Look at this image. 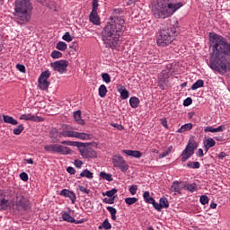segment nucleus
Here are the masks:
<instances>
[{"label": "nucleus", "mask_w": 230, "mask_h": 230, "mask_svg": "<svg viewBox=\"0 0 230 230\" xmlns=\"http://www.w3.org/2000/svg\"><path fill=\"white\" fill-rule=\"evenodd\" d=\"M210 52L209 67L219 75H226L230 71V43L217 33H209Z\"/></svg>", "instance_id": "nucleus-1"}, {"label": "nucleus", "mask_w": 230, "mask_h": 230, "mask_svg": "<svg viewBox=\"0 0 230 230\" xmlns=\"http://www.w3.org/2000/svg\"><path fill=\"white\" fill-rule=\"evenodd\" d=\"M125 20L115 19L108 22L102 31V40L106 48L116 49L121 33L125 31Z\"/></svg>", "instance_id": "nucleus-2"}, {"label": "nucleus", "mask_w": 230, "mask_h": 230, "mask_svg": "<svg viewBox=\"0 0 230 230\" xmlns=\"http://www.w3.org/2000/svg\"><path fill=\"white\" fill-rule=\"evenodd\" d=\"M182 8V3H173V0H157L153 5L152 13L155 19H168L176 10Z\"/></svg>", "instance_id": "nucleus-3"}, {"label": "nucleus", "mask_w": 230, "mask_h": 230, "mask_svg": "<svg viewBox=\"0 0 230 230\" xmlns=\"http://www.w3.org/2000/svg\"><path fill=\"white\" fill-rule=\"evenodd\" d=\"M31 10L33 6L30 0H16L15 1V12L18 13V22L24 24L30 22L31 20Z\"/></svg>", "instance_id": "nucleus-4"}, {"label": "nucleus", "mask_w": 230, "mask_h": 230, "mask_svg": "<svg viewBox=\"0 0 230 230\" xmlns=\"http://www.w3.org/2000/svg\"><path fill=\"white\" fill-rule=\"evenodd\" d=\"M177 33V28L175 25L169 24L158 31L156 36V44L160 48H166L173 42V35Z\"/></svg>", "instance_id": "nucleus-5"}, {"label": "nucleus", "mask_w": 230, "mask_h": 230, "mask_svg": "<svg viewBox=\"0 0 230 230\" xmlns=\"http://www.w3.org/2000/svg\"><path fill=\"white\" fill-rule=\"evenodd\" d=\"M11 197H13V213H21V211H28L30 209V199L15 192H12Z\"/></svg>", "instance_id": "nucleus-6"}, {"label": "nucleus", "mask_w": 230, "mask_h": 230, "mask_svg": "<svg viewBox=\"0 0 230 230\" xmlns=\"http://www.w3.org/2000/svg\"><path fill=\"white\" fill-rule=\"evenodd\" d=\"M197 148H199L198 142L195 141V138L193 137L190 138L186 148L181 153V162L186 163V161H188V159H190V157L195 154V150H197Z\"/></svg>", "instance_id": "nucleus-7"}, {"label": "nucleus", "mask_w": 230, "mask_h": 230, "mask_svg": "<svg viewBox=\"0 0 230 230\" xmlns=\"http://www.w3.org/2000/svg\"><path fill=\"white\" fill-rule=\"evenodd\" d=\"M44 148L46 152H54L55 154H61L62 155H69V154H73L71 148L58 144L47 145Z\"/></svg>", "instance_id": "nucleus-8"}, {"label": "nucleus", "mask_w": 230, "mask_h": 230, "mask_svg": "<svg viewBox=\"0 0 230 230\" xmlns=\"http://www.w3.org/2000/svg\"><path fill=\"white\" fill-rule=\"evenodd\" d=\"M51 76L49 70L42 72L38 79V87L40 91H48L49 89L50 83L48 79Z\"/></svg>", "instance_id": "nucleus-9"}, {"label": "nucleus", "mask_w": 230, "mask_h": 230, "mask_svg": "<svg viewBox=\"0 0 230 230\" xmlns=\"http://www.w3.org/2000/svg\"><path fill=\"white\" fill-rule=\"evenodd\" d=\"M112 164L114 168H119L120 172H127L128 170V165L127 164V161L120 155H115L112 157Z\"/></svg>", "instance_id": "nucleus-10"}, {"label": "nucleus", "mask_w": 230, "mask_h": 230, "mask_svg": "<svg viewBox=\"0 0 230 230\" xmlns=\"http://www.w3.org/2000/svg\"><path fill=\"white\" fill-rule=\"evenodd\" d=\"M50 66L52 69H54V71H58V73H60V75H62L63 73L67 72V67L69 66V61L66 59H61V60L51 63Z\"/></svg>", "instance_id": "nucleus-11"}, {"label": "nucleus", "mask_w": 230, "mask_h": 230, "mask_svg": "<svg viewBox=\"0 0 230 230\" xmlns=\"http://www.w3.org/2000/svg\"><path fill=\"white\" fill-rule=\"evenodd\" d=\"M79 152L84 159H96V157H98V153L92 147H83V149L81 147Z\"/></svg>", "instance_id": "nucleus-12"}, {"label": "nucleus", "mask_w": 230, "mask_h": 230, "mask_svg": "<svg viewBox=\"0 0 230 230\" xmlns=\"http://www.w3.org/2000/svg\"><path fill=\"white\" fill-rule=\"evenodd\" d=\"M6 209H12L13 211V197L10 194V199H0V211H6Z\"/></svg>", "instance_id": "nucleus-13"}, {"label": "nucleus", "mask_w": 230, "mask_h": 230, "mask_svg": "<svg viewBox=\"0 0 230 230\" xmlns=\"http://www.w3.org/2000/svg\"><path fill=\"white\" fill-rule=\"evenodd\" d=\"M170 78V73L168 71L164 70L158 79V87L164 91L168 86V79Z\"/></svg>", "instance_id": "nucleus-14"}, {"label": "nucleus", "mask_w": 230, "mask_h": 230, "mask_svg": "<svg viewBox=\"0 0 230 230\" xmlns=\"http://www.w3.org/2000/svg\"><path fill=\"white\" fill-rule=\"evenodd\" d=\"M61 145H66L67 146H76L80 150L81 148H86V146H90L91 144L65 140L61 142Z\"/></svg>", "instance_id": "nucleus-15"}, {"label": "nucleus", "mask_w": 230, "mask_h": 230, "mask_svg": "<svg viewBox=\"0 0 230 230\" xmlns=\"http://www.w3.org/2000/svg\"><path fill=\"white\" fill-rule=\"evenodd\" d=\"M184 188H186V185L182 184V181H174L171 186V191L181 195V190H184Z\"/></svg>", "instance_id": "nucleus-16"}, {"label": "nucleus", "mask_w": 230, "mask_h": 230, "mask_svg": "<svg viewBox=\"0 0 230 230\" xmlns=\"http://www.w3.org/2000/svg\"><path fill=\"white\" fill-rule=\"evenodd\" d=\"M59 195L70 199V200H72V204H75V202H76V194H75V192H73L72 190L64 189L60 191Z\"/></svg>", "instance_id": "nucleus-17"}, {"label": "nucleus", "mask_w": 230, "mask_h": 230, "mask_svg": "<svg viewBox=\"0 0 230 230\" xmlns=\"http://www.w3.org/2000/svg\"><path fill=\"white\" fill-rule=\"evenodd\" d=\"M20 119H25V121H44V119H42V117H35L31 114H22L21 115Z\"/></svg>", "instance_id": "nucleus-18"}, {"label": "nucleus", "mask_w": 230, "mask_h": 230, "mask_svg": "<svg viewBox=\"0 0 230 230\" xmlns=\"http://www.w3.org/2000/svg\"><path fill=\"white\" fill-rule=\"evenodd\" d=\"M90 22L95 26H100V16H98V11H92L89 15Z\"/></svg>", "instance_id": "nucleus-19"}, {"label": "nucleus", "mask_w": 230, "mask_h": 230, "mask_svg": "<svg viewBox=\"0 0 230 230\" xmlns=\"http://www.w3.org/2000/svg\"><path fill=\"white\" fill-rule=\"evenodd\" d=\"M74 119L78 125H85V120L82 119V111L80 110L74 112Z\"/></svg>", "instance_id": "nucleus-20"}, {"label": "nucleus", "mask_w": 230, "mask_h": 230, "mask_svg": "<svg viewBox=\"0 0 230 230\" xmlns=\"http://www.w3.org/2000/svg\"><path fill=\"white\" fill-rule=\"evenodd\" d=\"M74 137H76L77 139H83V140H91L93 139V135L75 131Z\"/></svg>", "instance_id": "nucleus-21"}, {"label": "nucleus", "mask_w": 230, "mask_h": 230, "mask_svg": "<svg viewBox=\"0 0 230 230\" xmlns=\"http://www.w3.org/2000/svg\"><path fill=\"white\" fill-rule=\"evenodd\" d=\"M117 89L119 93H120V98L122 100H127V98H128V91L127 88H125V86L119 85L117 86Z\"/></svg>", "instance_id": "nucleus-22"}, {"label": "nucleus", "mask_w": 230, "mask_h": 230, "mask_svg": "<svg viewBox=\"0 0 230 230\" xmlns=\"http://www.w3.org/2000/svg\"><path fill=\"white\" fill-rule=\"evenodd\" d=\"M224 130H226V126H219L218 128L206 127L204 129L205 132H224Z\"/></svg>", "instance_id": "nucleus-23"}, {"label": "nucleus", "mask_w": 230, "mask_h": 230, "mask_svg": "<svg viewBox=\"0 0 230 230\" xmlns=\"http://www.w3.org/2000/svg\"><path fill=\"white\" fill-rule=\"evenodd\" d=\"M62 219L65 222H69L70 224H74V222H76V219H75V217H71V214H69L67 212L62 213Z\"/></svg>", "instance_id": "nucleus-24"}, {"label": "nucleus", "mask_w": 230, "mask_h": 230, "mask_svg": "<svg viewBox=\"0 0 230 230\" xmlns=\"http://www.w3.org/2000/svg\"><path fill=\"white\" fill-rule=\"evenodd\" d=\"M4 122L9 123L10 125H18L19 122L17 119H13V117H10L8 115H3Z\"/></svg>", "instance_id": "nucleus-25"}, {"label": "nucleus", "mask_w": 230, "mask_h": 230, "mask_svg": "<svg viewBox=\"0 0 230 230\" xmlns=\"http://www.w3.org/2000/svg\"><path fill=\"white\" fill-rule=\"evenodd\" d=\"M58 136V129L57 128H54L49 132V137L52 138V143H58V139H57Z\"/></svg>", "instance_id": "nucleus-26"}, {"label": "nucleus", "mask_w": 230, "mask_h": 230, "mask_svg": "<svg viewBox=\"0 0 230 230\" xmlns=\"http://www.w3.org/2000/svg\"><path fill=\"white\" fill-rule=\"evenodd\" d=\"M123 13V9H114L112 13V16L111 17V21H116V19H123L119 17Z\"/></svg>", "instance_id": "nucleus-27"}, {"label": "nucleus", "mask_w": 230, "mask_h": 230, "mask_svg": "<svg viewBox=\"0 0 230 230\" xmlns=\"http://www.w3.org/2000/svg\"><path fill=\"white\" fill-rule=\"evenodd\" d=\"M191 128H193V124L191 123H187L182 125L178 130L177 132L179 134H182L183 132H187V130H191Z\"/></svg>", "instance_id": "nucleus-28"}, {"label": "nucleus", "mask_w": 230, "mask_h": 230, "mask_svg": "<svg viewBox=\"0 0 230 230\" xmlns=\"http://www.w3.org/2000/svg\"><path fill=\"white\" fill-rule=\"evenodd\" d=\"M129 103L132 109H137L139 107V98L137 97H131L129 99Z\"/></svg>", "instance_id": "nucleus-29"}, {"label": "nucleus", "mask_w": 230, "mask_h": 230, "mask_svg": "<svg viewBox=\"0 0 230 230\" xmlns=\"http://www.w3.org/2000/svg\"><path fill=\"white\" fill-rule=\"evenodd\" d=\"M75 131L63 130L59 133L63 137H75Z\"/></svg>", "instance_id": "nucleus-30"}, {"label": "nucleus", "mask_w": 230, "mask_h": 230, "mask_svg": "<svg viewBox=\"0 0 230 230\" xmlns=\"http://www.w3.org/2000/svg\"><path fill=\"white\" fill-rule=\"evenodd\" d=\"M143 198L145 199V202H146L147 204H152L155 200L154 198L150 196V192L148 191L144 192Z\"/></svg>", "instance_id": "nucleus-31"}, {"label": "nucleus", "mask_w": 230, "mask_h": 230, "mask_svg": "<svg viewBox=\"0 0 230 230\" xmlns=\"http://www.w3.org/2000/svg\"><path fill=\"white\" fill-rule=\"evenodd\" d=\"M99 96L101 98H105V96H107V86H105V84H102L99 87Z\"/></svg>", "instance_id": "nucleus-32"}, {"label": "nucleus", "mask_w": 230, "mask_h": 230, "mask_svg": "<svg viewBox=\"0 0 230 230\" xmlns=\"http://www.w3.org/2000/svg\"><path fill=\"white\" fill-rule=\"evenodd\" d=\"M199 87H204V81L202 79H199L196 83H194L191 86L192 91H197Z\"/></svg>", "instance_id": "nucleus-33"}, {"label": "nucleus", "mask_w": 230, "mask_h": 230, "mask_svg": "<svg viewBox=\"0 0 230 230\" xmlns=\"http://www.w3.org/2000/svg\"><path fill=\"white\" fill-rule=\"evenodd\" d=\"M59 51H66L67 49V43L64 41H58L56 46Z\"/></svg>", "instance_id": "nucleus-34"}, {"label": "nucleus", "mask_w": 230, "mask_h": 230, "mask_svg": "<svg viewBox=\"0 0 230 230\" xmlns=\"http://www.w3.org/2000/svg\"><path fill=\"white\" fill-rule=\"evenodd\" d=\"M80 177H86V179H93V173L91 172L88 169H84L81 173Z\"/></svg>", "instance_id": "nucleus-35"}, {"label": "nucleus", "mask_w": 230, "mask_h": 230, "mask_svg": "<svg viewBox=\"0 0 230 230\" xmlns=\"http://www.w3.org/2000/svg\"><path fill=\"white\" fill-rule=\"evenodd\" d=\"M100 177H102V179H105V181H108L109 182H111V181H113L112 174H109L105 172H101Z\"/></svg>", "instance_id": "nucleus-36"}, {"label": "nucleus", "mask_w": 230, "mask_h": 230, "mask_svg": "<svg viewBox=\"0 0 230 230\" xmlns=\"http://www.w3.org/2000/svg\"><path fill=\"white\" fill-rule=\"evenodd\" d=\"M22 130H24V126L22 124H20L13 130V132L15 136H21V134H22Z\"/></svg>", "instance_id": "nucleus-37"}, {"label": "nucleus", "mask_w": 230, "mask_h": 230, "mask_svg": "<svg viewBox=\"0 0 230 230\" xmlns=\"http://www.w3.org/2000/svg\"><path fill=\"white\" fill-rule=\"evenodd\" d=\"M118 191V189H112V190H108V191H106V192H102V196L103 197H110V198H111V197H114V195H116V192Z\"/></svg>", "instance_id": "nucleus-38"}, {"label": "nucleus", "mask_w": 230, "mask_h": 230, "mask_svg": "<svg viewBox=\"0 0 230 230\" xmlns=\"http://www.w3.org/2000/svg\"><path fill=\"white\" fill-rule=\"evenodd\" d=\"M160 206L163 208H170V203L168 202V199L163 197L160 199Z\"/></svg>", "instance_id": "nucleus-39"}, {"label": "nucleus", "mask_w": 230, "mask_h": 230, "mask_svg": "<svg viewBox=\"0 0 230 230\" xmlns=\"http://www.w3.org/2000/svg\"><path fill=\"white\" fill-rule=\"evenodd\" d=\"M185 188L187 191H190L191 193H193V191H197V183L187 184L185 185Z\"/></svg>", "instance_id": "nucleus-40"}, {"label": "nucleus", "mask_w": 230, "mask_h": 230, "mask_svg": "<svg viewBox=\"0 0 230 230\" xmlns=\"http://www.w3.org/2000/svg\"><path fill=\"white\" fill-rule=\"evenodd\" d=\"M188 168H193L195 169H199L200 168V163L199 162H190L189 164H187Z\"/></svg>", "instance_id": "nucleus-41"}, {"label": "nucleus", "mask_w": 230, "mask_h": 230, "mask_svg": "<svg viewBox=\"0 0 230 230\" xmlns=\"http://www.w3.org/2000/svg\"><path fill=\"white\" fill-rule=\"evenodd\" d=\"M125 202L128 206H132V204H136V202H137V198H126Z\"/></svg>", "instance_id": "nucleus-42"}, {"label": "nucleus", "mask_w": 230, "mask_h": 230, "mask_svg": "<svg viewBox=\"0 0 230 230\" xmlns=\"http://www.w3.org/2000/svg\"><path fill=\"white\" fill-rule=\"evenodd\" d=\"M205 145L207 146H209L210 148H213V146H215L217 145V142H215V140L213 138H208L205 141Z\"/></svg>", "instance_id": "nucleus-43"}, {"label": "nucleus", "mask_w": 230, "mask_h": 230, "mask_svg": "<svg viewBox=\"0 0 230 230\" xmlns=\"http://www.w3.org/2000/svg\"><path fill=\"white\" fill-rule=\"evenodd\" d=\"M199 202L203 205V206H206V204H208L209 202V198L206 195H202L200 198H199Z\"/></svg>", "instance_id": "nucleus-44"}, {"label": "nucleus", "mask_w": 230, "mask_h": 230, "mask_svg": "<svg viewBox=\"0 0 230 230\" xmlns=\"http://www.w3.org/2000/svg\"><path fill=\"white\" fill-rule=\"evenodd\" d=\"M102 227L105 230H109V229H112V226L111 225V223L109 222V219L106 218L103 223H102Z\"/></svg>", "instance_id": "nucleus-45"}, {"label": "nucleus", "mask_w": 230, "mask_h": 230, "mask_svg": "<svg viewBox=\"0 0 230 230\" xmlns=\"http://www.w3.org/2000/svg\"><path fill=\"white\" fill-rule=\"evenodd\" d=\"M51 58H62V52L58 50H54L51 53Z\"/></svg>", "instance_id": "nucleus-46"}, {"label": "nucleus", "mask_w": 230, "mask_h": 230, "mask_svg": "<svg viewBox=\"0 0 230 230\" xmlns=\"http://www.w3.org/2000/svg\"><path fill=\"white\" fill-rule=\"evenodd\" d=\"M102 78L105 84H111V75L107 73L102 74Z\"/></svg>", "instance_id": "nucleus-47"}, {"label": "nucleus", "mask_w": 230, "mask_h": 230, "mask_svg": "<svg viewBox=\"0 0 230 230\" xmlns=\"http://www.w3.org/2000/svg\"><path fill=\"white\" fill-rule=\"evenodd\" d=\"M62 39L63 40H66V42H71L73 40V37H71L69 32H66Z\"/></svg>", "instance_id": "nucleus-48"}, {"label": "nucleus", "mask_w": 230, "mask_h": 230, "mask_svg": "<svg viewBox=\"0 0 230 230\" xmlns=\"http://www.w3.org/2000/svg\"><path fill=\"white\" fill-rule=\"evenodd\" d=\"M115 199H116V196H113L112 198H110V199L104 198L102 199V202H104V204H114Z\"/></svg>", "instance_id": "nucleus-49"}, {"label": "nucleus", "mask_w": 230, "mask_h": 230, "mask_svg": "<svg viewBox=\"0 0 230 230\" xmlns=\"http://www.w3.org/2000/svg\"><path fill=\"white\" fill-rule=\"evenodd\" d=\"M98 6H100L98 0H93L92 12H98Z\"/></svg>", "instance_id": "nucleus-50"}, {"label": "nucleus", "mask_w": 230, "mask_h": 230, "mask_svg": "<svg viewBox=\"0 0 230 230\" xmlns=\"http://www.w3.org/2000/svg\"><path fill=\"white\" fill-rule=\"evenodd\" d=\"M191 103H193V100L191 99V97H188L183 102L184 107H190V105H191Z\"/></svg>", "instance_id": "nucleus-51"}, {"label": "nucleus", "mask_w": 230, "mask_h": 230, "mask_svg": "<svg viewBox=\"0 0 230 230\" xmlns=\"http://www.w3.org/2000/svg\"><path fill=\"white\" fill-rule=\"evenodd\" d=\"M151 204L153 205L155 209H156L157 211H161L163 209V207L161 206V203L155 202V199H154V202L151 203Z\"/></svg>", "instance_id": "nucleus-52"}, {"label": "nucleus", "mask_w": 230, "mask_h": 230, "mask_svg": "<svg viewBox=\"0 0 230 230\" xmlns=\"http://www.w3.org/2000/svg\"><path fill=\"white\" fill-rule=\"evenodd\" d=\"M16 69H18L20 73H26V66H24V65H22V64L16 65Z\"/></svg>", "instance_id": "nucleus-53"}, {"label": "nucleus", "mask_w": 230, "mask_h": 230, "mask_svg": "<svg viewBox=\"0 0 230 230\" xmlns=\"http://www.w3.org/2000/svg\"><path fill=\"white\" fill-rule=\"evenodd\" d=\"M79 190L82 191V193H85L86 195H89L91 193V190L80 185L79 186Z\"/></svg>", "instance_id": "nucleus-54"}, {"label": "nucleus", "mask_w": 230, "mask_h": 230, "mask_svg": "<svg viewBox=\"0 0 230 230\" xmlns=\"http://www.w3.org/2000/svg\"><path fill=\"white\" fill-rule=\"evenodd\" d=\"M143 155V153H141L140 151H133L131 157H136L137 159H139V157H141Z\"/></svg>", "instance_id": "nucleus-55"}, {"label": "nucleus", "mask_w": 230, "mask_h": 230, "mask_svg": "<svg viewBox=\"0 0 230 230\" xmlns=\"http://www.w3.org/2000/svg\"><path fill=\"white\" fill-rule=\"evenodd\" d=\"M74 164L75 166V168H82V166H84V162H82V160H75Z\"/></svg>", "instance_id": "nucleus-56"}, {"label": "nucleus", "mask_w": 230, "mask_h": 230, "mask_svg": "<svg viewBox=\"0 0 230 230\" xmlns=\"http://www.w3.org/2000/svg\"><path fill=\"white\" fill-rule=\"evenodd\" d=\"M137 191V185H131L129 188V192L131 193V195H136Z\"/></svg>", "instance_id": "nucleus-57"}, {"label": "nucleus", "mask_w": 230, "mask_h": 230, "mask_svg": "<svg viewBox=\"0 0 230 230\" xmlns=\"http://www.w3.org/2000/svg\"><path fill=\"white\" fill-rule=\"evenodd\" d=\"M20 179L24 182H28V173L26 172L20 173Z\"/></svg>", "instance_id": "nucleus-58"}, {"label": "nucleus", "mask_w": 230, "mask_h": 230, "mask_svg": "<svg viewBox=\"0 0 230 230\" xmlns=\"http://www.w3.org/2000/svg\"><path fill=\"white\" fill-rule=\"evenodd\" d=\"M107 209L111 215H116L118 213V210L113 207H107Z\"/></svg>", "instance_id": "nucleus-59"}, {"label": "nucleus", "mask_w": 230, "mask_h": 230, "mask_svg": "<svg viewBox=\"0 0 230 230\" xmlns=\"http://www.w3.org/2000/svg\"><path fill=\"white\" fill-rule=\"evenodd\" d=\"M66 172H68L70 175H75V173H76V170L73 167H67Z\"/></svg>", "instance_id": "nucleus-60"}, {"label": "nucleus", "mask_w": 230, "mask_h": 230, "mask_svg": "<svg viewBox=\"0 0 230 230\" xmlns=\"http://www.w3.org/2000/svg\"><path fill=\"white\" fill-rule=\"evenodd\" d=\"M161 123L164 128H168V120H166V119H161Z\"/></svg>", "instance_id": "nucleus-61"}, {"label": "nucleus", "mask_w": 230, "mask_h": 230, "mask_svg": "<svg viewBox=\"0 0 230 230\" xmlns=\"http://www.w3.org/2000/svg\"><path fill=\"white\" fill-rule=\"evenodd\" d=\"M196 155L199 157H204V150H202V148L198 149Z\"/></svg>", "instance_id": "nucleus-62"}, {"label": "nucleus", "mask_w": 230, "mask_h": 230, "mask_svg": "<svg viewBox=\"0 0 230 230\" xmlns=\"http://www.w3.org/2000/svg\"><path fill=\"white\" fill-rule=\"evenodd\" d=\"M111 125L118 130H123V128H125L121 124H111Z\"/></svg>", "instance_id": "nucleus-63"}, {"label": "nucleus", "mask_w": 230, "mask_h": 230, "mask_svg": "<svg viewBox=\"0 0 230 230\" xmlns=\"http://www.w3.org/2000/svg\"><path fill=\"white\" fill-rule=\"evenodd\" d=\"M122 152L123 154H126V155H129L130 157H132L133 150H123Z\"/></svg>", "instance_id": "nucleus-64"}]
</instances>
